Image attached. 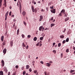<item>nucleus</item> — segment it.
Segmentation results:
<instances>
[{
  "label": "nucleus",
  "mask_w": 75,
  "mask_h": 75,
  "mask_svg": "<svg viewBox=\"0 0 75 75\" xmlns=\"http://www.w3.org/2000/svg\"><path fill=\"white\" fill-rule=\"evenodd\" d=\"M19 10L21 12V2H19Z\"/></svg>",
  "instance_id": "nucleus-1"
},
{
  "label": "nucleus",
  "mask_w": 75,
  "mask_h": 75,
  "mask_svg": "<svg viewBox=\"0 0 75 75\" xmlns=\"http://www.w3.org/2000/svg\"><path fill=\"white\" fill-rule=\"evenodd\" d=\"M8 11L5 15V21H6L7 20V16H8Z\"/></svg>",
  "instance_id": "nucleus-2"
},
{
  "label": "nucleus",
  "mask_w": 75,
  "mask_h": 75,
  "mask_svg": "<svg viewBox=\"0 0 75 75\" xmlns=\"http://www.w3.org/2000/svg\"><path fill=\"white\" fill-rule=\"evenodd\" d=\"M50 11L52 13L54 14L55 13V9H52H52H51Z\"/></svg>",
  "instance_id": "nucleus-3"
},
{
  "label": "nucleus",
  "mask_w": 75,
  "mask_h": 75,
  "mask_svg": "<svg viewBox=\"0 0 75 75\" xmlns=\"http://www.w3.org/2000/svg\"><path fill=\"white\" fill-rule=\"evenodd\" d=\"M42 19H43V16L42 15L40 16V19H39V21H41Z\"/></svg>",
  "instance_id": "nucleus-4"
},
{
  "label": "nucleus",
  "mask_w": 75,
  "mask_h": 75,
  "mask_svg": "<svg viewBox=\"0 0 75 75\" xmlns=\"http://www.w3.org/2000/svg\"><path fill=\"white\" fill-rule=\"evenodd\" d=\"M4 71H5V72L7 73V69L6 68V67H4Z\"/></svg>",
  "instance_id": "nucleus-5"
},
{
  "label": "nucleus",
  "mask_w": 75,
  "mask_h": 75,
  "mask_svg": "<svg viewBox=\"0 0 75 75\" xmlns=\"http://www.w3.org/2000/svg\"><path fill=\"white\" fill-rule=\"evenodd\" d=\"M6 51H7V49L6 48H5L3 50L4 54H6Z\"/></svg>",
  "instance_id": "nucleus-6"
},
{
  "label": "nucleus",
  "mask_w": 75,
  "mask_h": 75,
  "mask_svg": "<svg viewBox=\"0 0 75 75\" xmlns=\"http://www.w3.org/2000/svg\"><path fill=\"white\" fill-rule=\"evenodd\" d=\"M13 41L11 40L10 42V45L11 46V47H13Z\"/></svg>",
  "instance_id": "nucleus-7"
},
{
  "label": "nucleus",
  "mask_w": 75,
  "mask_h": 75,
  "mask_svg": "<svg viewBox=\"0 0 75 75\" xmlns=\"http://www.w3.org/2000/svg\"><path fill=\"white\" fill-rule=\"evenodd\" d=\"M46 65H46V66L47 67H50V65H51V64H50L49 63H47L46 64Z\"/></svg>",
  "instance_id": "nucleus-8"
},
{
  "label": "nucleus",
  "mask_w": 75,
  "mask_h": 75,
  "mask_svg": "<svg viewBox=\"0 0 75 75\" xmlns=\"http://www.w3.org/2000/svg\"><path fill=\"white\" fill-rule=\"evenodd\" d=\"M1 40L2 41H3V40H4V36H2L1 37Z\"/></svg>",
  "instance_id": "nucleus-9"
},
{
  "label": "nucleus",
  "mask_w": 75,
  "mask_h": 75,
  "mask_svg": "<svg viewBox=\"0 0 75 75\" xmlns=\"http://www.w3.org/2000/svg\"><path fill=\"white\" fill-rule=\"evenodd\" d=\"M31 8L33 12H34V7L33 6H32Z\"/></svg>",
  "instance_id": "nucleus-10"
},
{
  "label": "nucleus",
  "mask_w": 75,
  "mask_h": 75,
  "mask_svg": "<svg viewBox=\"0 0 75 75\" xmlns=\"http://www.w3.org/2000/svg\"><path fill=\"white\" fill-rule=\"evenodd\" d=\"M65 10H64V9H62V11H61V13H63V14H65Z\"/></svg>",
  "instance_id": "nucleus-11"
},
{
  "label": "nucleus",
  "mask_w": 75,
  "mask_h": 75,
  "mask_svg": "<svg viewBox=\"0 0 75 75\" xmlns=\"http://www.w3.org/2000/svg\"><path fill=\"white\" fill-rule=\"evenodd\" d=\"M68 20H69V18H65V21H67Z\"/></svg>",
  "instance_id": "nucleus-12"
},
{
  "label": "nucleus",
  "mask_w": 75,
  "mask_h": 75,
  "mask_svg": "<svg viewBox=\"0 0 75 75\" xmlns=\"http://www.w3.org/2000/svg\"><path fill=\"white\" fill-rule=\"evenodd\" d=\"M60 38H64V35H62L60 36Z\"/></svg>",
  "instance_id": "nucleus-13"
},
{
  "label": "nucleus",
  "mask_w": 75,
  "mask_h": 75,
  "mask_svg": "<svg viewBox=\"0 0 75 75\" xmlns=\"http://www.w3.org/2000/svg\"><path fill=\"white\" fill-rule=\"evenodd\" d=\"M50 25L51 27H52L53 26H54V25H55V24L54 23H51L50 24Z\"/></svg>",
  "instance_id": "nucleus-14"
},
{
  "label": "nucleus",
  "mask_w": 75,
  "mask_h": 75,
  "mask_svg": "<svg viewBox=\"0 0 75 75\" xmlns=\"http://www.w3.org/2000/svg\"><path fill=\"white\" fill-rule=\"evenodd\" d=\"M43 26H41L39 28V30L40 31H41V30H42V28Z\"/></svg>",
  "instance_id": "nucleus-15"
},
{
  "label": "nucleus",
  "mask_w": 75,
  "mask_h": 75,
  "mask_svg": "<svg viewBox=\"0 0 75 75\" xmlns=\"http://www.w3.org/2000/svg\"><path fill=\"white\" fill-rule=\"evenodd\" d=\"M2 1H3V0H0V7H1V2H2Z\"/></svg>",
  "instance_id": "nucleus-16"
},
{
  "label": "nucleus",
  "mask_w": 75,
  "mask_h": 75,
  "mask_svg": "<svg viewBox=\"0 0 75 75\" xmlns=\"http://www.w3.org/2000/svg\"><path fill=\"white\" fill-rule=\"evenodd\" d=\"M25 11H24L23 13H22V14L23 15V16H25Z\"/></svg>",
  "instance_id": "nucleus-17"
},
{
  "label": "nucleus",
  "mask_w": 75,
  "mask_h": 75,
  "mask_svg": "<svg viewBox=\"0 0 75 75\" xmlns=\"http://www.w3.org/2000/svg\"><path fill=\"white\" fill-rule=\"evenodd\" d=\"M0 75H3V72L1 71H0Z\"/></svg>",
  "instance_id": "nucleus-18"
},
{
  "label": "nucleus",
  "mask_w": 75,
  "mask_h": 75,
  "mask_svg": "<svg viewBox=\"0 0 75 75\" xmlns=\"http://www.w3.org/2000/svg\"><path fill=\"white\" fill-rule=\"evenodd\" d=\"M22 45L23 47H25V44H24V42L23 43Z\"/></svg>",
  "instance_id": "nucleus-19"
},
{
  "label": "nucleus",
  "mask_w": 75,
  "mask_h": 75,
  "mask_svg": "<svg viewBox=\"0 0 75 75\" xmlns=\"http://www.w3.org/2000/svg\"><path fill=\"white\" fill-rule=\"evenodd\" d=\"M43 38H44V36L40 37V39L41 40V41H42V40H43Z\"/></svg>",
  "instance_id": "nucleus-20"
},
{
  "label": "nucleus",
  "mask_w": 75,
  "mask_h": 75,
  "mask_svg": "<svg viewBox=\"0 0 75 75\" xmlns=\"http://www.w3.org/2000/svg\"><path fill=\"white\" fill-rule=\"evenodd\" d=\"M37 38L36 37H35L34 39H33V40L35 41H36L37 40Z\"/></svg>",
  "instance_id": "nucleus-21"
},
{
  "label": "nucleus",
  "mask_w": 75,
  "mask_h": 75,
  "mask_svg": "<svg viewBox=\"0 0 75 75\" xmlns=\"http://www.w3.org/2000/svg\"><path fill=\"white\" fill-rule=\"evenodd\" d=\"M29 67H29L28 65H26V69H29Z\"/></svg>",
  "instance_id": "nucleus-22"
},
{
  "label": "nucleus",
  "mask_w": 75,
  "mask_h": 75,
  "mask_svg": "<svg viewBox=\"0 0 75 75\" xmlns=\"http://www.w3.org/2000/svg\"><path fill=\"white\" fill-rule=\"evenodd\" d=\"M61 43H59L58 44V47H61Z\"/></svg>",
  "instance_id": "nucleus-23"
},
{
  "label": "nucleus",
  "mask_w": 75,
  "mask_h": 75,
  "mask_svg": "<svg viewBox=\"0 0 75 75\" xmlns=\"http://www.w3.org/2000/svg\"><path fill=\"white\" fill-rule=\"evenodd\" d=\"M66 42H68V41H69V38H67L66 40Z\"/></svg>",
  "instance_id": "nucleus-24"
},
{
  "label": "nucleus",
  "mask_w": 75,
  "mask_h": 75,
  "mask_svg": "<svg viewBox=\"0 0 75 75\" xmlns=\"http://www.w3.org/2000/svg\"><path fill=\"white\" fill-rule=\"evenodd\" d=\"M73 72H75V70H70V73H72Z\"/></svg>",
  "instance_id": "nucleus-25"
},
{
  "label": "nucleus",
  "mask_w": 75,
  "mask_h": 75,
  "mask_svg": "<svg viewBox=\"0 0 75 75\" xmlns=\"http://www.w3.org/2000/svg\"><path fill=\"white\" fill-rule=\"evenodd\" d=\"M21 36L23 38H24V37H25V36H24V34L22 35Z\"/></svg>",
  "instance_id": "nucleus-26"
},
{
  "label": "nucleus",
  "mask_w": 75,
  "mask_h": 75,
  "mask_svg": "<svg viewBox=\"0 0 75 75\" xmlns=\"http://www.w3.org/2000/svg\"><path fill=\"white\" fill-rule=\"evenodd\" d=\"M34 11L35 12V13H37V9H36V8H35L34 9Z\"/></svg>",
  "instance_id": "nucleus-27"
},
{
  "label": "nucleus",
  "mask_w": 75,
  "mask_h": 75,
  "mask_svg": "<svg viewBox=\"0 0 75 75\" xmlns=\"http://www.w3.org/2000/svg\"><path fill=\"white\" fill-rule=\"evenodd\" d=\"M23 24H24V25H25V26H26V25H27V23L24 21H23Z\"/></svg>",
  "instance_id": "nucleus-28"
},
{
  "label": "nucleus",
  "mask_w": 75,
  "mask_h": 75,
  "mask_svg": "<svg viewBox=\"0 0 75 75\" xmlns=\"http://www.w3.org/2000/svg\"><path fill=\"white\" fill-rule=\"evenodd\" d=\"M40 45L39 46H41V45H42V41H40Z\"/></svg>",
  "instance_id": "nucleus-29"
},
{
  "label": "nucleus",
  "mask_w": 75,
  "mask_h": 75,
  "mask_svg": "<svg viewBox=\"0 0 75 75\" xmlns=\"http://www.w3.org/2000/svg\"><path fill=\"white\" fill-rule=\"evenodd\" d=\"M66 52H69V49H67L66 50Z\"/></svg>",
  "instance_id": "nucleus-30"
},
{
  "label": "nucleus",
  "mask_w": 75,
  "mask_h": 75,
  "mask_svg": "<svg viewBox=\"0 0 75 75\" xmlns=\"http://www.w3.org/2000/svg\"><path fill=\"white\" fill-rule=\"evenodd\" d=\"M25 71H24L23 72V75H24L25 74Z\"/></svg>",
  "instance_id": "nucleus-31"
},
{
  "label": "nucleus",
  "mask_w": 75,
  "mask_h": 75,
  "mask_svg": "<svg viewBox=\"0 0 75 75\" xmlns=\"http://www.w3.org/2000/svg\"><path fill=\"white\" fill-rule=\"evenodd\" d=\"M34 72L35 74H36L37 72V70H35L34 71Z\"/></svg>",
  "instance_id": "nucleus-32"
},
{
  "label": "nucleus",
  "mask_w": 75,
  "mask_h": 75,
  "mask_svg": "<svg viewBox=\"0 0 75 75\" xmlns=\"http://www.w3.org/2000/svg\"><path fill=\"white\" fill-rule=\"evenodd\" d=\"M3 45H6V42H4L3 43Z\"/></svg>",
  "instance_id": "nucleus-33"
},
{
  "label": "nucleus",
  "mask_w": 75,
  "mask_h": 75,
  "mask_svg": "<svg viewBox=\"0 0 75 75\" xmlns=\"http://www.w3.org/2000/svg\"><path fill=\"white\" fill-rule=\"evenodd\" d=\"M15 68H16V69H18V65H16L15 67Z\"/></svg>",
  "instance_id": "nucleus-34"
},
{
  "label": "nucleus",
  "mask_w": 75,
  "mask_h": 75,
  "mask_svg": "<svg viewBox=\"0 0 75 75\" xmlns=\"http://www.w3.org/2000/svg\"><path fill=\"white\" fill-rule=\"evenodd\" d=\"M66 42V41H65V40H64L62 42V43L63 44H65V43Z\"/></svg>",
  "instance_id": "nucleus-35"
},
{
  "label": "nucleus",
  "mask_w": 75,
  "mask_h": 75,
  "mask_svg": "<svg viewBox=\"0 0 75 75\" xmlns=\"http://www.w3.org/2000/svg\"><path fill=\"white\" fill-rule=\"evenodd\" d=\"M6 4H4V6H5V7H7V5H6Z\"/></svg>",
  "instance_id": "nucleus-36"
},
{
  "label": "nucleus",
  "mask_w": 75,
  "mask_h": 75,
  "mask_svg": "<svg viewBox=\"0 0 75 75\" xmlns=\"http://www.w3.org/2000/svg\"><path fill=\"white\" fill-rule=\"evenodd\" d=\"M25 48L27 50H28V45H27L26 47V46H25Z\"/></svg>",
  "instance_id": "nucleus-37"
},
{
  "label": "nucleus",
  "mask_w": 75,
  "mask_h": 75,
  "mask_svg": "<svg viewBox=\"0 0 75 75\" xmlns=\"http://www.w3.org/2000/svg\"><path fill=\"white\" fill-rule=\"evenodd\" d=\"M40 43V42H38L37 44V46H39V44Z\"/></svg>",
  "instance_id": "nucleus-38"
},
{
  "label": "nucleus",
  "mask_w": 75,
  "mask_h": 75,
  "mask_svg": "<svg viewBox=\"0 0 75 75\" xmlns=\"http://www.w3.org/2000/svg\"><path fill=\"white\" fill-rule=\"evenodd\" d=\"M4 3L7 4V1L6 0H4Z\"/></svg>",
  "instance_id": "nucleus-39"
},
{
  "label": "nucleus",
  "mask_w": 75,
  "mask_h": 75,
  "mask_svg": "<svg viewBox=\"0 0 75 75\" xmlns=\"http://www.w3.org/2000/svg\"><path fill=\"white\" fill-rule=\"evenodd\" d=\"M40 63L42 64H44V62L42 61H41L40 62Z\"/></svg>",
  "instance_id": "nucleus-40"
},
{
  "label": "nucleus",
  "mask_w": 75,
  "mask_h": 75,
  "mask_svg": "<svg viewBox=\"0 0 75 75\" xmlns=\"http://www.w3.org/2000/svg\"><path fill=\"white\" fill-rule=\"evenodd\" d=\"M29 71L30 72H31V71H32L31 69L30 68L29 69Z\"/></svg>",
  "instance_id": "nucleus-41"
},
{
  "label": "nucleus",
  "mask_w": 75,
  "mask_h": 75,
  "mask_svg": "<svg viewBox=\"0 0 75 75\" xmlns=\"http://www.w3.org/2000/svg\"><path fill=\"white\" fill-rule=\"evenodd\" d=\"M28 38H30L31 37V35H28Z\"/></svg>",
  "instance_id": "nucleus-42"
},
{
  "label": "nucleus",
  "mask_w": 75,
  "mask_h": 75,
  "mask_svg": "<svg viewBox=\"0 0 75 75\" xmlns=\"http://www.w3.org/2000/svg\"><path fill=\"white\" fill-rule=\"evenodd\" d=\"M11 11H10L9 13V15L10 16L11 14Z\"/></svg>",
  "instance_id": "nucleus-43"
},
{
  "label": "nucleus",
  "mask_w": 75,
  "mask_h": 75,
  "mask_svg": "<svg viewBox=\"0 0 75 75\" xmlns=\"http://www.w3.org/2000/svg\"><path fill=\"white\" fill-rule=\"evenodd\" d=\"M2 67H4V63H2Z\"/></svg>",
  "instance_id": "nucleus-44"
},
{
  "label": "nucleus",
  "mask_w": 75,
  "mask_h": 75,
  "mask_svg": "<svg viewBox=\"0 0 75 75\" xmlns=\"http://www.w3.org/2000/svg\"><path fill=\"white\" fill-rule=\"evenodd\" d=\"M13 28H14L15 30H16L17 29V26H15Z\"/></svg>",
  "instance_id": "nucleus-45"
},
{
  "label": "nucleus",
  "mask_w": 75,
  "mask_h": 75,
  "mask_svg": "<svg viewBox=\"0 0 75 75\" xmlns=\"http://www.w3.org/2000/svg\"><path fill=\"white\" fill-rule=\"evenodd\" d=\"M1 63H2V64L4 63V62L3 60H2L1 61Z\"/></svg>",
  "instance_id": "nucleus-46"
},
{
  "label": "nucleus",
  "mask_w": 75,
  "mask_h": 75,
  "mask_svg": "<svg viewBox=\"0 0 75 75\" xmlns=\"http://www.w3.org/2000/svg\"><path fill=\"white\" fill-rule=\"evenodd\" d=\"M44 28L43 27L42 28V31H44Z\"/></svg>",
  "instance_id": "nucleus-47"
},
{
  "label": "nucleus",
  "mask_w": 75,
  "mask_h": 75,
  "mask_svg": "<svg viewBox=\"0 0 75 75\" xmlns=\"http://www.w3.org/2000/svg\"><path fill=\"white\" fill-rule=\"evenodd\" d=\"M44 10H43V9H42V10H41V12H43V11H44Z\"/></svg>",
  "instance_id": "nucleus-48"
},
{
  "label": "nucleus",
  "mask_w": 75,
  "mask_h": 75,
  "mask_svg": "<svg viewBox=\"0 0 75 75\" xmlns=\"http://www.w3.org/2000/svg\"><path fill=\"white\" fill-rule=\"evenodd\" d=\"M61 14H62V13H61V12L59 14V15L61 16H62Z\"/></svg>",
  "instance_id": "nucleus-49"
},
{
  "label": "nucleus",
  "mask_w": 75,
  "mask_h": 75,
  "mask_svg": "<svg viewBox=\"0 0 75 75\" xmlns=\"http://www.w3.org/2000/svg\"><path fill=\"white\" fill-rule=\"evenodd\" d=\"M10 75V71H9L8 72V75Z\"/></svg>",
  "instance_id": "nucleus-50"
},
{
  "label": "nucleus",
  "mask_w": 75,
  "mask_h": 75,
  "mask_svg": "<svg viewBox=\"0 0 75 75\" xmlns=\"http://www.w3.org/2000/svg\"><path fill=\"white\" fill-rule=\"evenodd\" d=\"M53 7H54V6H52L51 7V6L50 7V8H51V9H52V8H53Z\"/></svg>",
  "instance_id": "nucleus-51"
},
{
  "label": "nucleus",
  "mask_w": 75,
  "mask_h": 75,
  "mask_svg": "<svg viewBox=\"0 0 75 75\" xmlns=\"http://www.w3.org/2000/svg\"><path fill=\"white\" fill-rule=\"evenodd\" d=\"M46 8L47 11H48V7H46Z\"/></svg>",
  "instance_id": "nucleus-52"
},
{
  "label": "nucleus",
  "mask_w": 75,
  "mask_h": 75,
  "mask_svg": "<svg viewBox=\"0 0 75 75\" xmlns=\"http://www.w3.org/2000/svg\"><path fill=\"white\" fill-rule=\"evenodd\" d=\"M53 52H54V53H56V51L55 50H53Z\"/></svg>",
  "instance_id": "nucleus-53"
},
{
  "label": "nucleus",
  "mask_w": 75,
  "mask_h": 75,
  "mask_svg": "<svg viewBox=\"0 0 75 75\" xmlns=\"http://www.w3.org/2000/svg\"><path fill=\"white\" fill-rule=\"evenodd\" d=\"M53 17H52L51 18V20L52 21V20H53Z\"/></svg>",
  "instance_id": "nucleus-54"
},
{
  "label": "nucleus",
  "mask_w": 75,
  "mask_h": 75,
  "mask_svg": "<svg viewBox=\"0 0 75 75\" xmlns=\"http://www.w3.org/2000/svg\"><path fill=\"white\" fill-rule=\"evenodd\" d=\"M16 20L15 19H14L13 20V21H14V22H15V21H16Z\"/></svg>",
  "instance_id": "nucleus-55"
},
{
  "label": "nucleus",
  "mask_w": 75,
  "mask_h": 75,
  "mask_svg": "<svg viewBox=\"0 0 75 75\" xmlns=\"http://www.w3.org/2000/svg\"><path fill=\"white\" fill-rule=\"evenodd\" d=\"M55 45V43H53V45L54 46Z\"/></svg>",
  "instance_id": "nucleus-56"
},
{
  "label": "nucleus",
  "mask_w": 75,
  "mask_h": 75,
  "mask_svg": "<svg viewBox=\"0 0 75 75\" xmlns=\"http://www.w3.org/2000/svg\"><path fill=\"white\" fill-rule=\"evenodd\" d=\"M11 17H14V15H12Z\"/></svg>",
  "instance_id": "nucleus-57"
},
{
  "label": "nucleus",
  "mask_w": 75,
  "mask_h": 75,
  "mask_svg": "<svg viewBox=\"0 0 75 75\" xmlns=\"http://www.w3.org/2000/svg\"><path fill=\"white\" fill-rule=\"evenodd\" d=\"M15 27V23H14L13 25V27Z\"/></svg>",
  "instance_id": "nucleus-58"
},
{
  "label": "nucleus",
  "mask_w": 75,
  "mask_h": 75,
  "mask_svg": "<svg viewBox=\"0 0 75 75\" xmlns=\"http://www.w3.org/2000/svg\"><path fill=\"white\" fill-rule=\"evenodd\" d=\"M63 55V54H62V53L61 54V57L62 58V55Z\"/></svg>",
  "instance_id": "nucleus-59"
},
{
  "label": "nucleus",
  "mask_w": 75,
  "mask_h": 75,
  "mask_svg": "<svg viewBox=\"0 0 75 75\" xmlns=\"http://www.w3.org/2000/svg\"><path fill=\"white\" fill-rule=\"evenodd\" d=\"M73 49H74V50H75V47H74V46H73Z\"/></svg>",
  "instance_id": "nucleus-60"
},
{
  "label": "nucleus",
  "mask_w": 75,
  "mask_h": 75,
  "mask_svg": "<svg viewBox=\"0 0 75 75\" xmlns=\"http://www.w3.org/2000/svg\"><path fill=\"white\" fill-rule=\"evenodd\" d=\"M12 7H11V6H10V7H9V8L10 9H11Z\"/></svg>",
  "instance_id": "nucleus-61"
},
{
  "label": "nucleus",
  "mask_w": 75,
  "mask_h": 75,
  "mask_svg": "<svg viewBox=\"0 0 75 75\" xmlns=\"http://www.w3.org/2000/svg\"><path fill=\"white\" fill-rule=\"evenodd\" d=\"M19 32V29H18L17 31V33H18Z\"/></svg>",
  "instance_id": "nucleus-62"
},
{
  "label": "nucleus",
  "mask_w": 75,
  "mask_h": 75,
  "mask_svg": "<svg viewBox=\"0 0 75 75\" xmlns=\"http://www.w3.org/2000/svg\"><path fill=\"white\" fill-rule=\"evenodd\" d=\"M48 6H50V5H51V4H50V3H49V4H48Z\"/></svg>",
  "instance_id": "nucleus-63"
},
{
  "label": "nucleus",
  "mask_w": 75,
  "mask_h": 75,
  "mask_svg": "<svg viewBox=\"0 0 75 75\" xmlns=\"http://www.w3.org/2000/svg\"><path fill=\"white\" fill-rule=\"evenodd\" d=\"M64 31H66V28H64Z\"/></svg>",
  "instance_id": "nucleus-64"
}]
</instances>
